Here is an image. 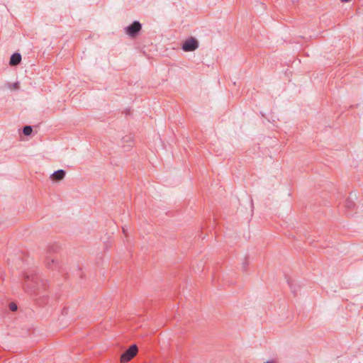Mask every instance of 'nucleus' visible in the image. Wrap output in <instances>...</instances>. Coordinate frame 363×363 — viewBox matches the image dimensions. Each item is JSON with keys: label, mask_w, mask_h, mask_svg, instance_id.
<instances>
[{"label": "nucleus", "mask_w": 363, "mask_h": 363, "mask_svg": "<svg viewBox=\"0 0 363 363\" xmlns=\"http://www.w3.org/2000/svg\"><path fill=\"white\" fill-rule=\"evenodd\" d=\"M9 307L12 311H15L17 309V306L14 303H11Z\"/></svg>", "instance_id": "7"}, {"label": "nucleus", "mask_w": 363, "mask_h": 363, "mask_svg": "<svg viewBox=\"0 0 363 363\" xmlns=\"http://www.w3.org/2000/svg\"><path fill=\"white\" fill-rule=\"evenodd\" d=\"M141 28V23L135 21L131 25L125 28V32L130 37L134 38L138 34Z\"/></svg>", "instance_id": "3"}, {"label": "nucleus", "mask_w": 363, "mask_h": 363, "mask_svg": "<svg viewBox=\"0 0 363 363\" xmlns=\"http://www.w3.org/2000/svg\"><path fill=\"white\" fill-rule=\"evenodd\" d=\"M138 352V347L136 345H131L123 354L121 356V362L125 363L129 362L133 358Z\"/></svg>", "instance_id": "2"}, {"label": "nucleus", "mask_w": 363, "mask_h": 363, "mask_svg": "<svg viewBox=\"0 0 363 363\" xmlns=\"http://www.w3.org/2000/svg\"><path fill=\"white\" fill-rule=\"evenodd\" d=\"M265 363H272V362H265Z\"/></svg>", "instance_id": "10"}, {"label": "nucleus", "mask_w": 363, "mask_h": 363, "mask_svg": "<svg viewBox=\"0 0 363 363\" xmlns=\"http://www.w3.org/2000/svg\"><path fill=\"white\" fill-rule=\"evenodd\" d=\"M123 233L125 235H127V234H126V229H125V228H123Z\"/></svg>", "instance_id": "9"}, {"label": "nucleus", "mask_w": 363, "mask_h": 363, "mask_svg": "<svg viewBox=\"0 0 363 363\" xmlns=\"http://www.w3.org/2000/svg\"><path fill=\"white\" fill-rule=\"evenodd\" d=\"M21 61V55L19 53H14L10 58L9 65L11 66L18 65Z\"/></svg>", "instance_id": "5"}, {"label": "nucleus", "mask_w": 363, "mask_h": 363, "mask_svg": "<svg viewBox=\"0 0 363 363\" xmlns=\"http://www.w3.org/2000/svg\"><path fill=\"white\" fill-rule=\"evenodd\" d=\"M199 48V41L193 38L186 39L182 45V48L184 52H192Z\"/></svg>", "instance_id": "1"}, {"label": "nucleus", "mask_w": 363, "mask_h": 363, "mask_svg": "<svg viewBox=\"0 0 363 363\" xmlns=\"http://www.w3.org/2000/svg\"><path fill=\"white\" fill-rule=\"evenodd\" d=\"M123 140H125V141H127V142H130V143H132V142H133V141H132V138H131V137H130V136H127V137H125V138H123Z\"/></svg>", "instance_id": "8"}, {"label": "nucleus", "mask_w": 363, "mask_h": 363, "mask_svg": "<svg viewBox=\"0 0 363 363\" xmlns=\"http://www.w3.org/2000/svg\"><path fill=\"white\" fill-rule=\"evenodd\" d=\"M32 131H33V130L30 126H25L23 128V134L25 135H30L32 133Z\"/></svg>", "instance_id": "6"}, {"label": "nucleus", "mask_w": 363, "mask_h": 363, "mask_svg": "<svg viewBox=\"0 0 363 363\" xmlns=\"http://www.w3.org/2000/svg\"><path fill=\"white\" fill-rule=\"evenodd\" d=\"M65 177V172L62 169H60L55 171L53 174L50 175V179L52 181H61Z\"/></svg>", "instance_id": "4"}]
</instances>
